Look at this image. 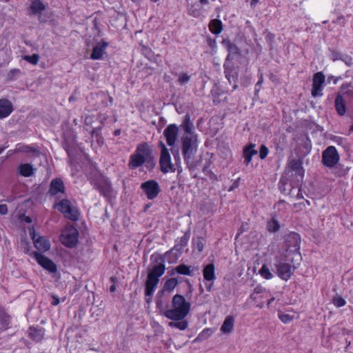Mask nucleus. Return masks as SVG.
Here are the masks:
<instances>
[{
	"instance_id": "1",
	"label": "nucleus",
	"mask_w": 353,
	"mask_h": 353,
	"mask_svg": "<svg viewBox=\"0 0 353 353\" xmlns=\"http://www.w3.org/2000/svg\"><path fill=\"white\" fill-rule=\"evenodd\" d=\"M293 245H288L281 254L276 263L277 275L282 280L288 281L294 274L301 261L300 238L298 234L292 236Z\"/></svg>"
},
{
	"instance_id": "2",
	"label": "nucleus",
	"mask_w": 353,
	"mask_h": 353,
	"mask_svg": "<svg viewBox=\"0 0 353 353\" xmlns=\"http://www.w3.org/2000/svg\"><path fill=\"white\" fill-rule=\"evenodd\" d=\"M181 128L183 130L181 137L183 154L184 159L188 162L197 152L199 137L194 130L193 124L188 118L181 125Z\"/></svg>"
},
{
	"instance_id": "3",
	"label": "nucleus",
	"mask_w": 353,
	"mask_h": 353,
	"mask_svg": "<svg viewBox=\"0 0 353 353\" xmlns=\"http://www.w3.org/2000/svg\"><path fill=\"white\" fill-rule=\"evenodd\" d=\"M143 164L150 168L154 165L152 150L147 143H142L137 147L134 152L130 156L128 163L131 169L137 168Z\"/></svg>"
},
{
	"instance_id": "4",
	"label": "nucleus",
	"mask_w": 353,
	"mask_h": 353,
	"mask_svg": "<svg viewBox=\"0 0 353 353\" xmlns=\"http://www.w3.org/2000/svg\"><path fill=\"white\" fill-rule=\"evenodd\" d=\"M190 307V303L183 296L175 294L172 298L171 307L164 312V315L170 320L181 321L188 315Z\"/></svg>"
},
{
	"instance_id": "5",
	"label": "nucleus",
	"mask_w": 353,
	"mask_h": 353,
	"mask_svg": "<svg viewBox=\"0 0 353 353\" xmlns=\"http://www.w3.org/2000/svg\"><path fill=\"white\" fill-rule=\"evenodd\" d=\"M21 248L25 253L34 258L38 264L49 273H55L57 271V265L49 258L42 254L32 250L31 245L25 239H21Z\"/></svg>"
},
{
	"instance_id": "6",
	"label": "nucleus",
	"mask_w": 353,
	"mask_h": 353,
	"mask_svg": "<svg viewBox=\"0 0 353 353\" xmlns=\"http://www.w3.org/2000/svg\"><path fill=\"white\" fill-rule=\"evenodd\" d=\"M165 270V265L163 263H159L155 265L149 272L145 289V295L147 302L149 303L151 301V296L156 290L159 281V278L164 274Z\"/></svg>"
},
{
	"instance_id": "7",
	"label": "nucleus",
	"mask_w": 353,
	"mask_h": 353,
	"mask_svg": "<svg viewBox=\"0 0 353 353\" xmlns=\"http://www.w3.org/2000/svg\"><path fill=\"white\" fill-rule=\"evenodd\" d=\"M79 232L70 225H67L62 230L60 241L63 245L68 248H73L78 243Z\"/></svg>"
},
{
	"instance_id": "8",
	"label": "nucleus",
	"mask_w": 353,
	"mask_h": 353,
	"mask_svg": "<svg viewBox=\"0 0 353 353\" xmlns=\"http://www.w3.org/2000/svg\"><path fill=\"white\" fill-rule=\"evenodd\" d=\"M54 208L62 212L67 218L71 220H77L79 211L68 199H63L54 205Z\"/></svg>"
},
{
	"instance_id": "9",
	"label": "nucleus",
	"mask_w": 353,
	"mask_h": 353,
	"mask_svg": "<svg viewBox=\"0 0 353 353\" xmlns=\"http://www.w3.org/2000/svg\"><path fill=\"white\" fill-rule=\"evenodd\" d=\"M339 159V154L334 146H329L323 152L322 163L327 168L334 167Z\"/></svg>"
},
{
	"instance_id": "10",
	"label": "nucleus",
	"mask_w": 353,
	"mask_h": 353,
	"mask_svg": "<svg viewBox=\"0 0 353 353\" xmlns=\"http://www.w3.org/2000/svg\"><path fill=\"white\" fill-rule=\"evenodd\" d=\"M30 234L33 241L34 245L39 253L46 252L50 250L51 244L50 241L42 236L38 235L34 228H30Z\"/></svg>"
},
{
	"instance_id": "11",
	"label": "nucleus",
	"mask_w": 353,
	"mask_h": 353,
	"mask_svg": "<svg viewBox=\"0 0 353 353\" xmlns=\"http://www.w3.org/2000/svg\"><path fill=\"white\" fill-rule=\"evenodd\" d=\"M159 146L161 148L160 165L161 171L164 173L174 171L173 164L168 148L162 142L160 143Z\"/></svg>"
},
{
	"instance_id": "12",
	"label": "nucleus",
	"mask_w": 353,
	"mask_h": 353,
	"mask_svg": "<svg viewBox=\"0 0 353 353\" xmlns=\"http://www.w3.org/2000/svg\"><path fill=\"white\" fill-rule=\"evenodd\" d=\"M141 188L148 199H155L160 192L159 185L154 180H149L143 183Z\"/></svg>"
},
{
	"instance_id": "13",
	"label": "nucleus",
	"mask_w": 353,
	"mask_h": 353,
	"mask_svg": "<svg viewBox=\"0 0 353 353\" xmlns=\"http://www.w3.org/2000/svg\"><path fill=\"white\" fill-rule=\"evenodd\" d=\"M270 296V292L262 286H256L250 298L255 302L256 306L259 308L264 307L263 299Z\"/></svg>"
},
{
	"instance_id": "14",
	"label": "nucleus",
	"mask_w": 353,
	"mask_h": 353,
	"mask_svg": "<svg viewBox=\"0 0 353 353\" xmlns=\"http://www.w3.org/2000/svg\"><path fill=\"white\" fill-rule=\"evenodd\" d=\"M325 81L324 74L321 72H316L313 77V83L312 95L314 97L323 96V85Z\"/></svg>"
},
{
	"instance_id": "15",
	"label": "nucleus",
	"mask_w": 353,
	"mask_h": 353,
	"mask_svg": "<svg viewBox=\"0 0 353 353\" xmlns=\"http://www.w3.org/2000/svg\"><path fill=\"white\" fill-rule=\"evenodd\" d=\"M179 128L176 125L174 124L169 125L164 130L163 134L166 139V141L168 145L172 146L175 144Z\"/></svg>"
},
{
	"instance_id": "16",
	"label": "nucleus",
	"mask_w": 353,
	"mask_h": 353,
	"mask_svg": "<svg viewBox=\"0 0 353 353\" xmlns=\"http://www.w3.org/2000/svg\"><path fill=\"white\" fill-rule=\"evenodd\" d=\"M203 278L206 281L210 282L208 285H206V288L208 291H210L215 279L214 266L213 264H208L204 268Z\"/></svg>"
},
{
	"instance_id": "17",
	"label": "nucleus",
	"mask_w": 353,
	"mask_h": 353,
	"mask_svg": "<svg viewBox=\"0 0 353 353\" xmlns=\"http://www.w3.org/2000/svg\"><path fill=\"white\" fill-rule=\"evenodd\" d=\"M12 112V105L7 99H0V119L8 117Z\"/></svg>"
},
{
	"instance_id": "18",
	"label": "nucleus",
	"mask_w": 353,
	"mask_h": 353,
	"mask_svg": "<svg viewBox=\"0 0 353 353\" xmlns=\"http://www.w3.org/2000/svg\"><path fill=\"white\" fill-rule=\"evenodd\" d=\"M259 274L265 280L274 278V271L270 263H264L259 270Z\"/></svg>"
},
{
	"instance_id": "19",
	"label": "nucleus",
	"mask_w": 353,
	"mask_h": 353,
	"mask_svg": "<svg viewBox=\"0 0 353 353\" xmlns=\"http://www.w3.org/2000/svg\"><path fill=\"white\" fill-rule=\"evenodd\" d=\"M278 317L282 323L287 324L298 319L299 315L296 312L292 310L287 312H279Z\"/></svg>"
},
{
	"instance_id": "20",
	"label": "nucleus",
	"mask_w": 353,
	"mask_h": 353,
	"mask_svg": "<svg viewBox=\"0 0 353 353\" xmlns=\"http://www.w3.org/2000/svg\"><path fill=\"white\" fill-rule=\"evenodd\" d=\"M99 191L105 196L107 199L109 198L108 186L109 184L103 176H100V179L93 182Z\"/></svg>"
},
{
	"instance_id": "21",
	"label": "nucleus",
	"mask_w": 353,
	"mask_h": 353,
	"mask_svg": "<svg viewBox=\"0 0 353 353\" xmlns=\"http://www.w3.org/2000/svg\"><path fill=\"white\" fill-rule=\"evenodd\" d=\"M234 319L232 316H227L221 327V331L224 334H230L234 330Z\"/></svg>"
},
{
	"instance_id": "22",
	"label": "nucleus",
	"mask_w": 353,
	"mask_h": 353,
	"mask_svg": "<svg viewBox=\"0 0 353 353\" xmlns=\"http://www.w3.org/2000/svg\"><path fill=\"white\" fill-rule=\"evenodd\" d=\"M108 43L102 42L99 43L93 49V52L91 54L92 59H99L102 57L105 50L107 48Z\"/></svg>"
},
{
	"instance_id": "23",
	"label": "nucleus",
	"mask_w": 353,
	"mask_h": 353,
	"mask_svg": "<svg viewBox=\"0 0 353 353\" xmlns=\"http://www.w3.org/2000/svg\"><path fill=\"white\" fill-rule=\"evenodd\" d=\"M64 190V185L63 181L59 179H53L50 184V193L55 195L59 192H63Z\"/></svg>"
},
{
	"instance_id": "24",
	"label": "nucleus",
	"mask_w": 353,
	"mask_h": 353,
	"mask_svg": "<svg viewBox=\"0 0 353 353\" xmlns=\"http://www.w3.org/2000/svg\"><path fill=\"white\" fill-rule=\"evenodd\" d=\"M45 9L46 6L40 0L32 1L30 7L31 13L35 15H40Z\"/></svg>"
},
{
	"instance_id": "25",
	"label": "nucleus",
	"mask_w": 353,
	"mask_h": 353,
	"mask_svg": "<svg viewBox=\"0 0 353 353\" xmlns=\"http://www.w3.org/2000/svg\"><path fill=\"white\" fill-rule=\"evenodd\" d=\"M335 108L339 115L343 116L346 113L345 100L341 94H338L336 98Z\"/></svg>"
},
{
	"instance_id": "26",
	"label": "nucleus",
	"mask_w": 353,
	"mask_h": 353,
	"mask_svg": "<svg viewBox=\"0 0 353 353\" xmlns=\"http://www.w3.org/2000/svg\"><path fill=\"white\" fill-rule=\"evenodd\" d=\"M34 168L29 163L21 164L18 167L19 173L26 177L30 176L33 174Z\"/></svg>"
},
{
	"instance_id": "27",
	"label": "nucleus",
	"mask_w": 353,
	"mask_h": 353,
	"mask_svg": "<svg viewBox=\"0 0 353 353\" xmlns=\"http://www.w3.org/2000/svg\"><path fill=\"white\" fill-rule=\"evenodd\" d=\"M254 144H250L243 150V157L247 164L251 162L252 157L257 153V151L254 150Z\"/></svg>"
},
{
	"instance_id": "28",
	"label": "nucleus",
	"mask_w": 353,
	"mask_h": 353,
	"mask_svg": "<svg viewBox=\"0 0 353 353\" xmlns=\"http://www.w3.org/2000/svg\"><path fill=\"white\" fill-rule=\"evenodd\" d=\"M210 32L215 34H219L223 30L222 22L219 19H213L209 24Z\"/></svg>"
},
{
	"instance_id": "29",
	"label": "nucleus",
	"mask_w": 353,
	"mask_h": 353,
	"mask_svg": "<svg viewBox=\"0 0 353 353\" xmlns=\"http://www.w3.org/2000/svg\"><path fill=\"white\" fill-rule=\"evenodd\" d=\"M175 272L183 275H190V267L187 266L185 265H178L177 267L172 270L171 274H174Z\"/></svg>"
},
{
	"instance_id": "30",
	"label": "nucleus",
	"mask_w": 353,
	"mask_h": 353,
	"mask_svg": "<svg viewBox=\"0 0 353 353\" xmlns=\"http://www.w3.org/2000/svg\"><path fill=\"white\" fill-rule=\"evenodd\" d=\"M177 284H178L177 279H174V278H171L165 282V285H164V290L165 291L171 292L176 288Z\"/></svg>"
},
{
	"instance_id": "31",
	"label": "nucleus",
	"mask_w": 353,
	"mask_h": 353,
	"mask_svg": "<svg viewBox=\"0 0 353 353\" xmlns=\"http://www.w3.org/2000/svg\"><path fill=\"white\" fill-rule=\"evenodd\" d=\"M193 248L194 250H196L199 252H201L204 248V242L203 239L197 238L193 240Z\"/></svg>"
},
{
	"instance_id": "32",
	"label": "nucleus",
	"mask_w": 353,
	"mask_h": 353,
	"mask_svg": "<svg viewBox=\"0 0 353 353\" xmlns=\"http://www.w3.org/2000/svg\"><path fill=\"white\" fill-rule=\"evenodd\" d=\"M169 326L171 327H176L180 330H185L188 327V323L185 321H181L178 322H170Z\"/></svg>"
},
{
	"instance_id": "33",
	"label": "nucleus",
	"mask_w": 353,
	"mask_h": 353,
	"mask_svg": "<svg viewBox=\"0 0 353 353\" xmlns=\"http://www.w3.org/2000/svg\"><path fill=\"white\" fill-rule=\"evenodd\" d=\"M292 169L295 172V174L299 175L301 179L303 178L304 170L299 163H294L292 165Z\"/></svg>"
},
{
	"instance_id": "34",
	"label": "nucleus",
	"mask_w": 353,
	"mask_h": 353,
	"mask_svg": "<svg viewBox=\"0 0 353 353\" xmlns=\"http://www.w3.org/2000/svg\"><path fill=\"white\" fill-rule=\"evenodd\" d=\"M268 229L270 232H276L279 229V224L275 219H272L268 223Z\"/></svg>"
},
{
	"instance_id": "35",
	"label": "nucleus",
	"mask_w": 353,
	"mask_h": 353,
	"mask_svg": "<svg viewBox=\"0 0 353 353\" xmlns=\"http://www.w3.org/2000/svg\"><path fill=\"white\" fill-rule=\"evenodd\" d=\"M23 59L32 65H37L39 60V56L37 54H34L31 56L26 55L23 57Z\"/></svg>"
},
{
	"instance_id": "36",
	"label": "nucleus",
	"mask_w": 353,
	"mask_h": 353,
	"mask_svg": "<svg viewBox=\"0 0 353 353\" xmlns=\"http://www.w3.org/2000/svg\"><path fill=\"white\" fill-rule=\"evenodd\" d=\"M214 333V330L211 328L204 329L198 336V338L201 340L205 339L210 336Z\"/></svg>"
},
{
	"instance_id": "37",
	"label": "nucleus",
	"mask_w": 353,
	"mask_h": 353,
	"mask_svg": "<svg viewBox=\"0 0 353 353\" xmlns=\"http://www.w3.org/2000/svg\"><path fill=\"white\" fill-rule=\"evenodd\" d=\"M30 335L35 340H40L43 336V332L41 330L37 331L35 329L30 328Z\"/></svg>"
},
{
	"instance_id": "38",
	"label": "nucleus",
	"mask_w": 353,
	"mask_h": 353,
	"mask_svg": "<svg viewBox=\"0 0 353 353\" xmlns=\"http://www.w3.org/2000/svg\"><path fill=\"white\" fill-rule=\"evenodd\" d=\"M332 302L333 304L338 307L344 306L346 303L345 300L339 296L334 297Z\"/></svg>"
},
{
	"instance_id": "39",
	"label": "nucleus",
	"mask_w": 353,
	"mask_h": 353,
	"mask_svg": "<svg viewBox=\"0 0 353 353\" xmlns=\"http://www.w3.org/2000/svg\"><path fill=\"white\" fill-rule=\"evenodd\" d=\"M269 150L268 148L265 145H261L260 148V158L261 159H265L268 154Z\"/></svg>"
},
{
	"instance_id": "40",
	"label": "nucleus",
	"mask_w": 353,
	"mask_h": 353,
	"mask_svg": "<svg viewBox=\"0 0 353 353\" xmlns=\"http://www.w3.org/2000/svg\"><path fill=\"white\" fill-rule=\"evenodd\" d=\"M333 141L339 145L343 146H344L346 143V139L341 137H334L333 138Z\"/></svg>"
},
{
	"instance_id": "41",
	"label": "nucleus",
	"mask_w": 353,
	"mask_h": 353,
	"mask_svg": "<svg viewBox=\"0 0 353 353\" xmlns=\"http://www.w3.org/2000/svg\"><path fill=\"white\" fill-rule=\"evenodd\" d=\"M190 79L187 74H181L179 77V81L181 85L186 83Z\"/></svg>"
},
{
	"instance_id": "42",
	"label": "nucleus",
	"mask_w": 353,
	"mask_h": 353,
	"mask_svg": "<svg viewBox=\"0 0 353 353\" xmlns=\"http://www.w3.org/2000/svg\"><path fill=\"white\" fill-rule=\"evenodd\" d=\"M1 325H0V331L5 330L8 327V323L7 319L5 318L2 321H1Z\"/></svg>"
},
{
	"instance_id": "43",
	"label": "nucleus",
	"mask_w": 353,
	"mask_h": 353,
	"mask_svg": "<svg viewBox=\"0 0 353 353\" xmlns=\"http://www.w3.org/2000/svg\"><path fill=\"white\" fill-rule=\"evenodd\" d=\"M8 213V208L5 204L0 205V214L2 215L6 214Z\"/></svg>"
},
{
	"instance_id": "44",
	"label": "nucleus",
	"mask_w": 353,
	"mask_h": 353,
	"mask_svg": "<svg viewBox=\"0 0 353 353\" xmlns=\"http://www.w3.org/2000/svg\"><path fill=\"white\" fill-rule=\"evenodd\" d=\"M327 83H331L332 81L333 82L334 84H336L338 83V81H339V78L338 77H334V76H329L327 77Z\"/></svg>"
},
{
	"instance_id": "45",
	"label": "nucleus",
	"mask_w": 353,
	"mask_h": 353,
	"mask_svg": "<svg viewBox=\"0 0 353 353\" xmlns=\"http://www.w3.org/2000/svg\"><path fill=\"white\" fill-rule=\"evenodd\" d=\"M275 300V297L274 296H272L270 297L268 301H267V306L268 307H270L271 305H272V302Z\"/></svg>"
},
{
	"instance_id": "46",
	"label": "nucleus",
	"mask_w": 353,
	"mask_h": 353,
	"mask_svg": "<svg viewBox=\"0 0 353 353\" xmlns=\"http://www.w3.org/2000/svg\"><path fill=\"white\" fill-rule=\"evenodd\" d=\"M189 11H190V13L192 16H194V17H197V16L199 15V12L195 11V10H193V9H192V8H190V10H189Z\"/></svg>"
},
{
	"instance_id": "47",
	"label": "nucleus",
	"mask_w": 353,
	"mask_h": 353,
	"mask_svg": "<svg viewBox=\"0 0 353 353\" xmlns=\"http://www.w3.org/2000/svg\"><path fill=\"white\" fill-rule=\"evenodd\" d=\"M52 303L54 305H58L59 303V299L57 297L54 296L53 297V301H52Z\"/></svg>"
},
{
	"instance_id": "48",
	"label": "nucleus",
	"mask_w": 353,
	"mask_h": 353,
	"mask_svg": "<svg viewBox=\"0 0 353 353\" xmlns=\"http://www.w3.org/2000/svg\"><path fill=\"white\" fill-rule=\"evenodd\" d=\"M259 1V0H252L251 1V6H255L256 4L258 3V2Z\"/></svg>"
},
{
	"instance_id": "49",
	"label": "nucleus",
	"mask_w": 353,
	"mask_h": 353,
	"mask_svg": "<svg viewBox=\"0 0 353 353\" xmlns=\"http://www.w3.org/2000/svg\"><path fill=\"white\" fill-rule=\"evenodd\" d=\"M348 85L347 84H343L341 85V90L342 91L345 90L346 88H347Z\"/></svg>"
},
{
	"instance_id": "50",
	"label": "nucleus",
	"mask_w": 353,
	"mask_h": 353,
	"mask_svg": "<svg viewBox=\"0 0 353 353\" xmlns=\"http://www.w3.org/2000/svg\"><path fill=\"white\" fill-rule=\"evenodd\" d=\"M25 221L27 223H30L32 221L31 219L29 216H26V219H25Z\"/></svg>"
},
{
	"instance_id": "51",
	"label": "nucleus",
	"mask_w": 353,
	"mask_h": 353,
	"mask_svg": "<svg viewBox=\"0 0 353 353\" xmlns=\"http://www.w3.org/2000/svg\"><path fill=\"white\" fill-rule=\"evenodd\" d=\"M200 2L203 4H205L208 3V0H200Z\"/></svg>"
},
{
	"instance_id": "52",
	"label": "nucleus",
	"mask_w": 353,
	"mask_h": 353,
	"mask_svg": "<svg viewBox=\"0 0 353 353\" xmlns=\"http://www.w3.org/2000/svg\"><path fill=\"white\" fill-rule=\"evenodd\" d=\"M350 132H353V122H352V124L351 125V126L350 128Z\"/></svg>"
},
{
	"instance_id": "53",
	"label": "nucleus",
	"mask_w": 353,
	"mask_h": 353,
	"mask_svg": "<svg viewBox=\"0 0 353 353\" xmlns=\"http://www.w3.org/2000/svg\"><path fill=\"white\" fill-rule=\"evenodd\" d=\"M182 241H183V243H184V244H185V245H186V244H187V241H187V239H185V238H184V239H183Z\"/></svg>"
},
{
	"instance_id": "54",
	"label": "nucleus",
	"mask_w": 353,
	"mask_h": 353,
	"mask_svg": "<svg viewBox=\"0 0 353 353\" xmlns=\"http://www.w3.org/2000/svg\"><path fill=\"white\" fill-rule=\"evenodd\" d=\"M114 134L115 135H118L119 134V131H115Z\"/></svg>"
},
{
	"instance_id": "55",
	"label": "nucleus",
	"mask_w": 353,
	"mask_h": 353,
	"mask_svg": "<svg viewBox=\"0 0 353 353\" xmlns=\"http://www.w3.org/2000/svg\"><path fill=\"white\" fill-rule=\"evenodd\" d=\"M223 43H228V41H227L224 40V41H223Z\"/></svg>"
},
{
	"instance_id": "56",
	"label": "nucleus",
	"mask_w": 353,
	"mask_h": 353,
	"mask_svg": "<svg viewBox=\"0 0 353 353\" xmlns=\"http://www.w3.org/2000/svg\"><path fill=\"white\" fill-rule=\"evenodd\" d=\"M149 207H150L149 205H147V206L145 207V210H146L147 208H149Z\"/></svg>"
}]
</instances>
